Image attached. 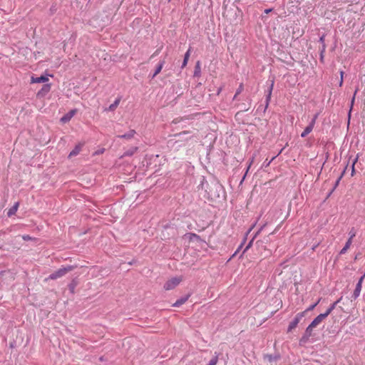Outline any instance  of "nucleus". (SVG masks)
I'll use <instances>...</instances> for the list:
<instances>
[{
	"instance_id": "1",
	"label": "nucleus",
	"mask_w": 365,
	"mask_h": 365,
	"mask_svg": "<svg viewBox=\"0 0 365 365\" xmlns=\"http://www.w3.org/2000/svg\"><path fill=\"white\" fill-rule=\"evenodd\" d=\"M75 269L74 266L68 265L66 267H61L58 270L55 271L52 274H51L48 278L46 279V280H55L58 278H61L63 276H65L68 272L73 270Z\"/></svg>"
},
{
	"instance_id": "2",
	"label": "nucleus",
	"mask_w": 365,
	"mask_h": 365,
	"mask_svg": "<svg viewBox=\"0 0 365 365\" xmlns=\"http://www.w3.org/2000/svg\"><path fill=\"white\" fill-rule=\"evenodd\" d=\"M182 281V277H175L168 279L164 284L165 290H171L176 287Z\"/></svg>"
},
{
	"instance_id": "3",
	"label": "nucleus",
	"mask_w": 365,
	"mask_h": 365,
	"mask_svg": "<svg viewBox=\"0 0 365 365\" xmlns=\"http://www.w3.org/2000/svg\"><path fill=\"white\" fill-rule=\"evenodd\" d=\"M304 314H305V312H302L298 313L295 316L294 319L289 323V324L288 326V328H287L288 332L292 331L294 329H295L297 327L298 324L300 322L302 319L304 317Z\"/></svg>"
},
{
	"instance_id": "4",
	"label": "nucleus",
	"mask_w": 365,
	"mask_h": 365,
	"mask_svg": "<svg viewBox=\"0 0 365 365\" xmlns=\"http://www.w3.org/2000/svg\"><path fill=\"white\" fill-rule=\"evenodd\" d=\"M313 329L314 327H311L310 324L307 327L304 336L299 340L300 344H305L308 341L309 338L312 335Z\"/></svg>"
},
{
	"instance_id": "5",
	"label": "nucleus",
	"mask_w": 365,
	"mask_h": 365,
	"mask_svg": "<svg viewBox=\"0 0 365 365\" xmlns=\"http://www.w3.org/2000/svg\"><path fill=\"white\" fill-rule=\"evenodd\" d=\"M364 278V275L362 276L359 279V282H358V283H357V284L356 286V288H355V289L354 291V294H353V297H354V299H356L359 296V294L361 293V287H362V282H363Z\"/></svg>"
},
{
	"instance_id": "6",
	"label": "nucleus",
	"mask_w": 365,
	"mask_h": 365,
	"mask_svg": "<svg viewBox=\"0 0 365 365\" xmlns=\"http://www.w3.org/2000/svg\"><path fill=\"white\" fill-rule=\"evenodd\" d=\"M47 81H48V78L45 76H41L40 77L32 76L31 78V82L32 83H45Z\"/></svg>"
},
{
	"instance_id": "7",
	"label": "nucleus",
	"mask_w": 365,
	"mask_h": 365,
	"mask_svg": "<svg viewBox=\"0 0 365 365\" xmlns=\"http://www.w3.org/2000/svg\"><path fill=\"white\" fill-rule=\"evenodd\" d=\"M83 145V143H79V144L76 145L75 146L74 149L69 153L68 158H71V157L77 155L81 152Z\"/></svg>"
},
{
	"instance_id": "8",
	"label": "nucleus",
	"mask_w": 365,
	"mask_h": 365,
	"mask_svg": "<svg viewBox=\"0 0 365 365\" xmlns=\"http://www.w3.org/2000/svg\"><path fill=\"white\" fill-rule=\"evenodd\" d=\"M324 315H318L310 324L311 327L315 328L317 327L323 320H324Z\"/></svg>"
},
{
	"instance_id": "9",
	"label": "nucleus",
	"mask_w": 365,
	"mask_h": 365,
	"mask_svg": "<svg viewBox=\"0 0 365 365\" xmlns=\"http://www.w3.org/2000/svg\"><path fill=\"white\" fill-rule=\"evenodd\" d=\"M120 102V98H118L112 104L109 106L108 108H105L106 111H113L115 110L117 107L118 106L119 103Z\"/></svg>"
},
{
	"instance_id": "10",
	"label": "nucleus",
	"mask_w": 365,
	"mask_h": 365,
	"mask_svg": "<svg viewBox=\"0 0 365 365\" xmlns=\"http://www.w3.org/2000/svg\"><path fill=\"white\" fill-rule=\"evenodd\" d=\"M19 202H16L14 206L12 207H11L8 212H7V215L9 217H11V215H14L16 211L18 210V208H19Z\"/></svg>"
},
{
	"instance_id": "11",
	"label": "nucleus",
	"mask_w": 365,
	"mask_h": 365,
	"mask_svg": "<svg viewBox=\"0 0 365 365\" xmlns=\"http://www.w3.org/2000/svg\"><path fill=\"white\" fill-rule=\"evenodd\" d=\"M138 147H132L130 148V149H128V150H126L124 154L121 156V158L123 157H125V156H131L133 155L134 153H135L138 150Z\"/></svg>"
},
{
	"instance_id": "12",
	"label": "nucleus",
	"mask_w": 365,
	"mask_h": 365,
	"mask_svg": "<svg viewBox=\"0 0 365 365\" xmlns=\"http://www.w3.org/2000/svg\"><path fill=\"white\" fill-rule=\"evenodd\" d=\"M135 134V131L134 130H130L128 133H125L124 135H118V137L120 138H125V139H130L134 137Z\"/></svg>"
},
{
	"instance_id": "13",
	"label": "nucleus",
	"mask_w": 365,
	"mask_h": 365,
	"mask_svg": "<svg viewBox=\"0 0 365 365\" xmlns=\"http://www.w3.org/2000/svg\"><path fill=\"white\" fill-rule=\"evenodd\" d=\"M75 113V110H71L68 114L62 117L61 120L63 123L70 120V119L74 115Z\"/></svg>"
},
{
	"instance_id": "14",
	"label": "nucleus",
	"mask_w": 365,
	"mask_h": 365,
	"mask_svg": "<svg viewBox=\"0 0 365 365\" xmlns=\"http://www.w3.org/2000/svg\"><path fill=\"white\" fill-rule=\"evenodd\" d=\"M349 234V238L347 240V242H346V245H349V246H351V245L352 243V240L356 236V232H355L354 229L352 228Z\"/></svg>"
},
{
	"instance_id": "15",
	"label": "nucleus",
	"mask_w": 365,
	"mask_h": 365,
	"mask_svg": "<svg viewBox=\"0 0 365 365\" xmlns=\"http://www.w3.org/2000/svg\"><path fill=\"white\" fill-rule=\"evenodd\" d=\"M164 63H165L164 61H162L158 63V65L155 69V71L154 74L153 75V78L155 77L159 73H160V71L164 66Z\"/></svg>"
},
{
	"instance_id": "16",
	"label": "nucleus",
	"mask_w": 365,
	"mask_h": 365,
	"mask_svg": "<svg viewBox=\"0 0 365 365\" xmlns=\"http://www.w3.org/2000/svg\"><path fill=\"white\" fill-rule=\"evenodd\" d=\"M313 127L310 125H309L301 133V137L302 138H304L306 137L308 134H309L312 130H313Z\"/></svg>"
},
{
	"instance_id": "17",
	"label": "nucleus",
	"mask_w": 365,
	"mask_h": 365,
	"mask_svg": "<svg viewBox=\"0 0 365 365\" xmlns=\"http://www.w3.org/2000/svg\"><path fill=\"white\" fill-rule=\"evenodd\" d=\"M188 296L185 297H183V298H181L178 300H177L174 304H173V307H180V305L183 304L187 299H188Z\"/></svg>"
},
{
	"instance_id": "18",
	"label": "nucleus",
	"mask_w": 365,
	"mask_h": 365,
	"mask_svg": "<svg viewBox=\"0 0 365 365\" xmlns=\"http://www.w3.org/2000/svg\"><path fill=\"white\" fill-rule=\"evenodd\" d=\"M336 304L337 302L333 303L325 313L320 314L321 315H324V319H325L332 312V310L335 308Z\"/></svg>"
},
{
	"instance_id": "19",
	"label": "nucleus",
	"mask_w": 365,
	"mask_h": 365,
	"mask_svg": "<svg viewBox=\"0 0 365 365\" xmlns=\"http://www.w3.org/2000/svg\"><path fill=\"white\" fill-rule=\"evenodd\" d=\"M336 304L337 302L333 303L325 313L320 314L321 315H324V319H325L332 312V310L335 308Z\"/></svg>"
},
{
	"instance_id": "20",
	"label": "nucleus",
	"mask_w": 365,
	"mask_h": 365,
	"mask_svg": "<svg viewBox=\"0 0 365 365\" xmlns=\"http://www.w3.org/2000/svg\"><path fill=\"white\" fill-rule=\"evenodd\" d=\"M336 304L337 302L333 303L325 313L320 314L321 315H324V319H325L332 312V310L335 308Z\"/></svg>"
},
{
	"instance_id": "21",
	"label": "nucleus",
	"mask_w": 365,
	"mask_h": 365,
	"mask_svg": "<svg viewBox=\"0 0 365 365\" xmlns=\"http://www.w3.org/2000/svg\"><path fill=\"white\" fill-rule=\"evenodd\" d=\"M190 48H189L187 52L185 53V57H184V60H183V62H182V67H185L186 66L187 63V61H188V59L190 58Z\"/></svg>"
},
{
	"instance_id": "22",
	"label": "nucleus",
	"mask_w": 365,
	"mask_h": 365,
	"mask_svg": "<svg viewBox=\"0 0 365 365\" xmlns=\"http://www.w3.org/2000/svg\"><path fill=\"white\" fill-rule=\"evenodd\" d=\"M51 90V84H46L43 86L42 89L38 93V95L41 94V93H48Z\"/></svg>"
},
{
	"instance_id": "23",
	"label": "nucleus",
	"mask_w": 365,
	"mask_h": 365,
	"mask_svg": "<svg viewBox=\"0 0 365 365\" xmlns=\"http://www.w3.org/2000/svg\"><path fill=\"white\" fill-rule=\"evenodd\" d=\"M320 302V299H319L317 300V302L316 303H314V304H312L310 307H309L304 312L305 313L307 312H310L312 310H313L315 307L319 304V302Z\"/></svg>"
},
{
	"instance_id": "24",
	"label": "nucleus",
	"mask_w": 365,
	"mask_h": 365,
	"mask_svg": "<svg viewBox=\"0 0 365 365\" xmlns=\"http://www.w3.org/2000/svg\"><path fill=\"white\" fill-rule=\"evenodd\" d=\"M218 361L217 356H214L209 362L208 365H216Z\"/></svg>"
},
{
	"instance_id": "25",
	"label": "nucleus",
	"mask_w": 365,
	"mask_h": 365,
	"mask_svg": "<svg viewBox=\"0 0 365 365\" xmlns=\"http://www.w3.org/2000/svg\"><path fill=\"white\" fill-rule=\"evenodd\" d=\"M273 86H274V81H272V83H271V86H270V88H269V93L267 95V101H269L270 99V98H271Z\"/></svg>"
},
{
	"instance_id": "26",
	"label": "nucleus",
	"mask_w": 365,
	"mask_h": 365,
	"mask_svg": "<svg viewBox=\"0 0 365 365\" xmlns=\"http://www.w3.org/2000/svg\"><path fill=\"white\" fill-rule=\"evenodd\" d=\"M200 73V62L198 61L195 66V76L199 75Z\"/></svg>"
},
{
	"instance_id": "27",
	"label": "nucleus",
	"mask_w": 365,
	"mask_h": 365,
	"mask_svg": "<svg viewBox=\"0 0 365 365\" xmlns=\"http://www.w3.org/2000/svg\"><path fill=\"white\" fill-rule=\"evenodd\" d=\"M243 84L241 83L238 88V89L237 90V92L234 96V99L237 97V95H239L242 91H243Z\"/></svg>"
},
{
	"instance_id": "28",
	"label": "nucleus",
	"mask_w": 365,
	"mask_h": 365,
	"mask_svg": "<svg viewBox=\"0 0 365 365\" xmlns=\"http://www.w3.org/2000/svg\"><path fill=\"white\" fill-rule=\"evenodd\" d=\"M350 248V246L349 245H346L345 244V246L340 251V254L341 255H343V254H345L346 252V251Z\"/></svg>"
},
{
	"instance_id": "29",
	"label": "nucleus",
	"mask_w": 365,
	"mask_h": 365,
	"mask_svg": "<svg viewBox=\"0 0 365 365\" xmlns=\"http://www.w3.org/2000/svg\"><path fill=\"white\" fill-rule=\"evenodd\" d=\"M350 248V246L349 245H346L345 244V246L340 251V254L341 255H343V254H345L346 252V251Z\"/></svg>"
},
{
	"instance_id": "30",
	"label": "nucleus",
	"mask_w": 365,
	"mask_h": 365,
	"mask_svg": "<svg viewBox=\"0 0 365 365\" xmlns=\"http://www.w3.org/2000/svg\"><path fill=\"white\" fill-rule=\"evenodd\" d=\"M317 117H318V114H316V115L313 117L312 120H311V122H310V123H309V125H312L313 128L314 127V125H315L316 120H317Z\"/></svg>"
},
{
	"instance_id": "31",
	"label": "nucleus",
	"mask_w": 365,
	"mask_h": 365,
	"mask_svg": "<svg viewBox=\"0 0 365 365\" xmlns=\"http://www.w3.org/2000/svg\"><path fill=\"white\" fill-rule=\"evenodd\" d=\"M356 160H357V159H356V160L354 161V163H353V164H352V166H351V176H354V174H355V168H354V165H355V163H356Z\"/></svg>"
},
{
	"instance_id": "32",
	"label": "nucleus",
	"mask_w": 365,
	"mask_h": 365,
	"mask_svg": "<svg viewBox=\"0 0 365 365\" xmlns=\"http://www.w3.org/2000/svg\"><path fill=\"white\" fill-rule=\"evenodd\" d=\"M105 151V149L104 148H102L101 150H98L97 151L95 152L94 155H100V154H103Z\"/></svg>"
},
{
	"instance_id": "33",
	"label": "nucleus",
	"mask_w": 365,
	"mask_h": 365,
	"mask_svg": "<svg viewBox=\"0 0 365 365\" xmlns=\"http://www.w3.org/2000/svg\"><path fill=\"white\" fill-rule=\"evenodd\" d=\"M22 238L24 240H31V237L29 236V235H24L22 237Z\"/></svg>"
},
{
	"instance_id": "34",
	"label": "nucleus",
	"mask_w": 365,
	"mask_h": 365,
	"mask_svg": "<svg viewBox=\"0 0 365 365\" xmlns=\"http://www.w3.org/2000/svg\"><path fill=\"white\" fill-rule=\"evenodd\" d=\"M254 159H255V158H254V157H252V158L250 159V162L249 166H248V168H247V170H249V169H250V168L251 165L253 163V162H254ZM247 171H248V170H247Z\"/></svg>"
},
{
	"instance_id": "35",
	"label": "nucleus",
	"mask_w": 365,
	"mask_h": 365,
	"mask_svg": "<svg viewBox=\"0 0 365 365\" xmlns=\"http://www.w3.org/2000/svg\"><path fill=\"white\" fill-rule=\"evenodd\" d=\"M343 75H344V72L341 71V81H340V83H339L340 86H341L342 83H343Z\"/></svg>"
},
{
	"instance_id": "36",
	"label": "nucleus",
	"mask_w": 365,
	"mask_h": 365,
	"mask_svg": "<svg viewBox=\"0 0 365 365\" xmlns=\"http://www.w3.org/2000/svg\"><path fill=\"white\" fill-rule=\"evenodd\" d=\"M343 176V173L341 174V175L339 178V179L337 180L336 182V185H335V187L338 185L339 181L341 180V178Z\"/></svg>"
},
{
	"instance_id": "37",
	"label": "nucleus",
	"mask_w": 365,
	"mask_h": 365,
	"mask_svg": "<svg viewBox=\"0 0 365 365\" xmlns=\"http://www.w3.org/2000/svg\"><path fill=\"white\" fill-rule=\"evenodd\" d=\"M187 133H189V131L185 130V131H182V132L178 133V135H180L182 134H187Z\"/></svg>"
},
{
	"instance_id": "38",
	"label": "nucleus",
	"mask_w": 365,
	"mask_h": 365,
	"mask_svg": "<svg viewBox=\"0 0 365 365\" xmlns=\"http://www.w3.org/2000/svg\"><path fill=\"white\" fill-rule=\"evenodd\" d=\"M271 11H272V9H266L265 10V13L266 14H269Z\"/></svg>"
},
{
	"instance_id": "39",
	"label": "nucleus",
	"mask_w": 365,
	"mask_h": 365,
	"mask_svg": "<svg viewBox=\"0 0 365 365\" xmlns=\"http://www.w3.org/2000/svg\"><path fill=\"white\" fill-rule=\"evenodd\" d=\"M221 91H222V88H220L217 91V95H219Z\"/></svg>"
},
{
	"instance_id": "40",
	"label": "nucleus",
	"mask_w": 365,
	"mask_h": 365,
	"mask_svg": "<svg viewBox=\"0 0 365 365\" xmlns=\"http://www.w3.org/2000/svg\"><path fill=\"white\" fill-rule=\"evenodd\" d=\"M251 242L247 246L245 250H247L250 247Z\"/></svg>"
}]
</instances>
